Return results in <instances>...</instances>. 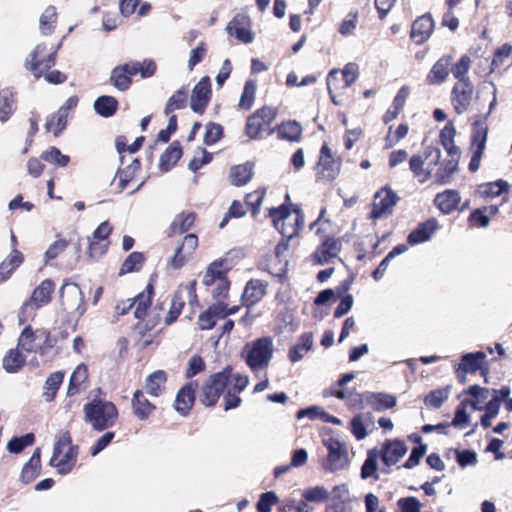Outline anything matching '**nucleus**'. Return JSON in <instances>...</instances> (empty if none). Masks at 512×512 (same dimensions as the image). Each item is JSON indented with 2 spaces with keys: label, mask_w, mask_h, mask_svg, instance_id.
<instances>
[{
  "label": "nucleus",
  "mask_w": 512,
  "mask_h": 512,
  "mask_svg": "<svg viewBox=\"0 0 512 512\" xmlns=\"http://www.w3.org/2000/svg\"><path fill=\"white\" fill-rule=\"evenodd\" d=\"M472 60L469 55L464 54L458 59L453 76L457 79L451 89L450 101L456 114L465 113L473 100L474 85L470 80L468 73L471 68Z\"/></svg>",
  "instance_id": "nucleus-1"
},
{
  "label": "nucleus",
  "mask_w": 512,
  "mask_h": 512,
  "mask_svg": "<svg viewBox=\"0 0 512 512\" xmlns=\"http://www.w3.org/2000/svg\"><path fill=\"white\" fill-rule=\"evenodd\" d=\"M84 421L96 431L113 427L118 419V409L111 401L94 399L83 407Z\"/></svg>",
  "instance_id": "nucleus-2"
},
{
  "label": "nucleus",
  "mask_w": 512,
  "mask_h": 512,
  "mask_svg": "<svg viewBox=\"0 0 512 512\" xmlns=\"http://www.w3.org/2000/svg\"><path fill=\"white\" fill-rule=\"evenodd\" d=\"M77 454V447L71 444L70 434L61 432L56 437L50 464L56 468L58 473L65 475L73 469Z\"/></svg>",
  "instance_id": "nucleus-3"
},
{
  "label": "nucleus",
  "mask_w": 512,
  "mask_h": 512,
  "mask_svg": "<svg viewBox=\"0 0 512 512\" xmlns=\"http://www.w3.org/2000/svg\"><path fill=\"white\" fill-rule=\"evenodd\" d=\"M274 352L273 340L271 337H262L255 341L248 342L244 347V357L247 365L253 372L268 367Z\"/></svg>",
  "instance_id": "nucleus-4"
},
{
  "label": "nucleus",
  "mask_w": 512,
  "mask_h": 512,
  "mask_svg": "<svg viewBox=\"0 0 512 512\" xmlns=\"http://www.w3.org/2000/svg\"><path fill=\"white\" fill-rule=\"evenodd\" d=\"M269 215L272 218L274 227L287 240L296 236L299 230L304 226V214L299 209L290 211L285 206H281L271 209Z\"/></svg>",
  "instance_id": "nucleus-5"
},
{
  "label": "nucleus",
  "mask_w": 512,
  "mask_h": 512,
  "mask_svg": "<svg viewBox=\"0 0 512 512\" xmlns=\"http://www.w3.org/2000/svg\"><path fill=\"white\" fill-rule=\"evenodd\" d=\"M61 42L57 46L48 47L46 43L38 44L29 54L26 60V67L33 73L36 78L55 65L56 54L61 46Z\"/></svg>",
  "instance_id": "nucleus-6"
},
{
  "label": "nucleus",
  "mask_w": 512,
  "mask_h": 512,
  "mask_svg": "<svg viewBox=\"0 0 512 512\" xmlns=\"http://www.w3.org/2000/svg\"><path fill=\"white\" fill-rule=\"evenodd\" d=\"M231 368L211 375L203 384L200 393V402L205 406H214L224 389L228 386Z\"/></svg>",
  "instance_id": "nucleus-7"
},
{
  "label": "nucleus",
  "mask_w": 512,
  "mask_h": 512,
  "mask_svg": "<svg viewBox=\"0 0 512 512\" xmlns=\"http://www.w3.org/2000/svg\"><path fill=\"white\" fill-rule=\"evenodd\" d=\"M477 371H480L481 376L484 377L487 383L489 367L486 362V354L481 351L463 355L455 369L456 376L461 384L466 383L467 374H475Z\"/></svg>",
  "instance_id": "nucleus-8"
},
{
  "label": "nucleus",
  "mask_w": 512,
  "mask_h": 512,
  "mask_svg": "<svg viewBox=\"0 0 512 512\" xmlns=\"http://www.w3.org/2000/svg\"><path fill=\"white\" fill-rule=\"evenodd\" d=\"M54 290V284L51 280H43L32 293L28 301L24 303L19 314L21 323L34 315L36 309L46 305L51 300V293Z\"/></svg>",
  "instance_id": "nucleus-9"
},
{
  "label": "nucleus",
  "mask_w": 512,
  "mask_h": 512,
  "mask_svg": "<svg viewBox=\"0 0 512 512\" xmlns=\"http://www.w3.org/2000/svg\"><path fill=\"white\" fill-rule=\"evenodd\" d=\"M488 136V124L485 120L477 119L472 124L471 147L474 149L468 168L470 172H476L486 147Z\"/></svg>",
  "instance_id": "nucleus-10"
},
{
  "label": "nucleus",
  "mask_w": 512,
  "mask_h": 512,
  "mask_svg": "<svg viewBox=\"0 0 512 512\" xmlns=\"http://www.w3.org/2000/svg\"><path fill=\"white\" fill-rule=\"evenodd\" d=\"M323 445L328 450L326 460L323 462V468L330 472H336L348 465V455L345 446L333 436H324Z\"/></svg>",
  "instance_id": "nucleus-11"
},
{
  "label": "nucleus",
  "mask_w": 512,
  "mask_h": 512,
  "mask_svg": "<svg viewBox=\"0 0 512 512\" xmlns=\"http://www.w3.org/2000/svg\"><path fill=\"white\" fill-rule=\"evenodd\" d=\"M341 167V160L335 158L327 144L320 149L319 159L314 167L317 181H330L335 179Z\"/></svg>",
  "instance_id": "nucleus-12"
},
{
  "label": "nucleus",
  "mask_w": 512,
  "mask_h": 512,
  "mask_svg": "<svg viewBox=\"0 0 512 512\" xmlns=\"http://www.w3.org/2000/svg\"><path fill=\"white\" fill-rule=\"evenodd\" d=\"M352 69L348 63L343 70L333 69L327 76V88L334 104L339 105V97L344 95L352 82Z\"/></svg>",
  "instance_id": "nucleus-13"
},
{
  "label": "nucleus",
  "mask_w": 512,
  "mask_h": 512,
  "mask_svg": "<svg viewBox=\"0 0 512 512\" xmlns=\"http://www.w3.org/2000/svg\"><path fill=\"white\" fill-rule=\"evenodd\" d=\"M399 201V197L389 186L382 187L374 196L372 209L370 211L371 219H380L392 214L394 206Z\"/></svg>",
  "instance_id": "nucleus-14"
},
{
  "label": "nucleus",
  "mask_w": 512,
  "mask_h": 512,
  "mask_svg": "<svg viewBox=\"0 0 512 512\" xmlns=\"http://www.w3.org/2000/svg\"><path fill=\"white\" fill-rule=\"evenodd\" d=\"M50 333L44 329L32 330L27 326L18 339V348L25 352H37L43 354L44 345L49 341Z\"/></svg>",
  "instance_id": "nucleus-15"
},
{
  "label": "nucleus",
  "mask_w": 512,
  "mask_h": 512,
  "mask_svg": "<svg viewBox=\"0 0 512 512\" xmlns=\"http://www.w3.org/2000/svg\"><path fill=\"white\" fill-rule=\"evenodd\" d=\"M60 299L65 310L75 311L79 315L85 312L84 296L76 283H64L60 289Z\"/></svg>",
  "instance_id": "nucleus-16"
},
{
  "label": "nucleus",
  "mask_w": 512,
  "mask_h": 512,
  "mask_svg": "<svg viewBox=\"0 0 512 512\" xmlns=\"http://www.w3.org/2000/svg\"><path fill=\"white\" fill-rule=\"evenodd\" d=\"M458 61L454 62V57L450 54L442 55L431 67L426 76V83L428 85H441L444 83L450 74H453L455 66Z\"/></svg>",
  "instance_id": "nucleus-17"
},
{
  "label": "nucleus",
  "mask_w": 512,
  "mask_h": 512,
  "mask_svg": "<svg viewBox=\"0 0 512 512\" xmlns=\"http://www.w3.org/2000/svg\"><path fill=\"white\" fill-rule=\"evenodd\" d=\"M226 32L229 36L235 37L239 42L249 44L254 40L251 31V19L245 13L236 14L227 24Z\"/></svg>",
  "instance_id": "nucleus-18"
},
{
  "label": "nucleus",
  "mask_w": 512,
  "mask_h": 512,
  "mask_svg": "<svg viewBox=\"0 0 512 512\" xmlns=\"http://www.w3.org/2000/svg\"><path fill=\"white\" fill-rule=\"evenodd\" d=\"M435 22L430 12L418 16L411 25L410 39L416 45L424 44L432 35Z\"/></svg>",
  "instance_id": "nucleus-19"
},
{
  "label": "nucleus",
  "mask_w": 512,
  "mask_h": 512,
  "mask_svg": "<svg viewBox=\"0 0 512 512\" xmlns=\"http://www.w3.org/2000/svg\"><path fill=\"white\" fill-rule=\"evenodd\" d=\"M435 153L434 164H437L440 158V150L438 148L429 147V151H425L424 155L413 154L409 159V169L412 172L414 178L420 183L428 181L431 177V172L424 168L425 160L432 154Z\"/></svg>",
  "instance_id": "nucleus-20"
},
{
  "label": "nucleus",
  "mask_w": 512,
  "mask_h": 512,
  "mask_svg": "<svg viewBox=\"0 0 512 512\" xmlns=\"http://www.w3.org/2000/svg\"><path fill=\"white\" fill-rule=\"evenodd\" d=\"M211 96V83L209 77L205 76L195 85L192 95L190 107L198 114L205 111Z\"/></svg>",
  "instance_id": "nucleus-21"
},
{
  "label": "nucleus",
  "mask_w": 512,
  "mask_h": 512,
  "mask_svg": "<svg viewBox=\"0 0 512 512\" xmlns=\"http://www.w3.org/2000/svg\"><path fill=\"white\" fill-rule=\"evenodd\" d=\"M407 452L404 441L399 439L387 440L381 451V460L386 466L395 465Z\"/></svg>",
  "instance_id": "nucleus-22"
},
{
  "label": "nucleus",
  "mask_w": 512,
  "mask_h": 512,
  "mask_svg": "<svg viewBox=\"0 0 512 512\" xmlns=\"http://www.w3.org/2000/svg\"><path fill=\"white\" fill-rule=\"evenodd\" d=\"M267 286V282L260 279L248 281L241 295L243 305L250 307L258 303L266 295Z\"/></svg>",
  "instance_id": "nucleus-23"
},
{
  "label": "nucleus",
  "mask_w": 512,
  "mask_h": 512,
  "mask_svg": "<svg viewBox=\"0 0 512 512\" xmlns=\"http://www.w3.org/2000/svg\"><path fill=\"white\" fill-rule=\"evenodd\" d=\"M437 229L438 222L435 218H430L424 222H421L409 233L407 237V243L413 246L426 242L432 237Z\"/></svg>",
  "instance_id": "nucleus-24"
},
{
  "label": "nucleus",
  "mask_w": 512,
  "mask_h": 512,
  "mask_svg": "<svg viewBox=\"0 0 512 512\" xmlns=\"http://www.w3.org/2000/svg\"><path fill=\"white\" fill-rule=\"evenodd\" d=\"M137 69V65H131L130 62L117 66L112 70L110 81L115 88L125 91L130 87V77L137 74Z\"/></svg>",
  "instance_id": "nucleus-25"
},
{
  "label": "nucleus",
  "mask_w": 512,
  "mask_h": 512,
  "mask_svg": "<svg viewBox=\"0 0 512 512\" xmlns=\"http://www.w3.org/2000/svg\"><path fill=\"white\" fill-rule=\"evenodd\" d=\"M188 300L191 306L197 304L196 280L188 282L186 285H180L176 290L171 301V308L182 311L185 300Z\"/></svg>",
  "instance_id": "nucleus-26"
},
{
  "label": "nucleus",
  "mask_w": 512,
  "mask_h": 512,
  "mask_svg": "<svg viewBox=\"0 0 512 512\" xmlns=\"http://www.w3.org/2000/svg\"><path fill=\"white\" fill-rule=\"evenodd\" d=\"M461 202L460 193L454 189H447L443 192L437 193L434 198L435 206L443 213V214H451L456 209Z\"/></svg>",
  "instance_id": "nucleus-27"
},
{
  "label": "nucleus",
  "mask_w": 512,
  "mask_h": 512,
  "mask_svg": "<svg viewBox=\"0 0 512 512\" xmlns=\"http://www.w3.org/2000/svg\"><path fill=\"white\" fill-rule=\"evenodd\" d=\"M196 387V382H189L177 393L174 407L179 414L186 415L193 406Z\"/></svg>",
  "instance_id": "nucleus-28"
},
{
  "label": "nucleus",
  "mask_w": 512,
  "mask_h": 512,
  "mask_svg": "<svg viewBox=\"0 0 512 512\" xmlns=\"http://www.w3.org/2000/svg\"><path fill=\"white\" fill-rule=\"evenodd\" d=\"M340 250L337 240L327 238L322 245L312 255L314 264L323 265L329 262L332 257H335Z\"/></svg>",
  "instance_id": "nucleus-29"
},
{
  "label": "nucleus",
  "mask_w": 512,
  "mask_h": 512,
  "mask_svg": "<svg viewBox=\"0 0 512 512\" xmlns=\"http://www.w3.org/2000/svg\"><path fill=\"white\" fill-rule=\"evenodd\" d=\"M351 281L349 277L337 287V299H340V303L334 311V317L336 318L345 315L352 307V296L348 294Z\"/></svg>",
  "instance_id": "nucleus-30"
},
{
  "label": "nucleus",
  "mask_w": 512,
  "mask_h": 512,
  "mask_svg": "<svg viewBox=\"0 0 512 512\" xmlns=\"http://www.w3.org/2000/svg\"><path fill=\"white\" fill-rule=\"evenodd\" d=\"M134 415L140 420H146L155 409V406L145 397L144 393L136 390L132 398Z\"/></svg>",
  "instance_id": "nucleus-31"
},
{
  "label": "nucleus",
  "mask_w": 512,
  "mask_h": 512,
  "mask_svg": "<svg viewBox=\"0 0 512 512\" xmlns=\"http://www.w3.org/2000/svg\"><path fill=\"white\" fill-rule=\"evenodd\" d=\"M88 369L84 364H79L71 374L67 394L73 396L86 388Z\"/></svg>",
  "instance_id": "nucleus-32"
},
{
  "label": "nucleus",
  "mask_w": 512,
  "mask_h": 512,
  "mask_svg": "<svg viewBox=\"0 0 512 512\" xmlns=\"http://www.w3.org/2000/svg\"><path fill=\"white\" fill-rule=\"evenodd\" d=\"M181 156L182 149L179 142H172L160 157L159 169L162 172H168L177 163Z\"/></svg>",
  "instance_id": "nucleus-33"
},
{
  "label": "nucleus",
  "mask_w": 512,
  "mask_h": 512,
  "mask_svg": "<svg viewBox=\"0 0 512 512\" xmlns=\"http://www.w3.org/2000/svg\"><path fill=\"white\" fill-rule=\"evenodd\" d=\"M464 394L470 395L471 398H465L464 404H467L473 408V410H483V404L488 398L489 389L480 387L479 385H471Z\"/></svg>",
  "instance_id": "nucleus-34"
},
{
  "label": "nucleus",
  "mask_w": 512,
  "mask_h": 512,
  "mask_svg": "<svg viewBox=\"0 0 512 512\" xmlns=\"http://www.w3.org/2000/svg\"><path fill=\"white\" fill-rule=\"evenodd\" d=\"M253 176V164L247 162L245 164H240L233 166L230 169V182L234 186H243L247 184Z\"/></svg>",
  "instance_id": "nucleus-35"
},
{
  "label": "nucleus",
  "mask_w": 512,
  "mask_h": 512,
  "mask_svg": "<svg viewBox=\"0 0 512 512\" xmlns=\"http://www.w3.org/2000/svg\"><path fill=\"white\" fill-rule=\"evenodd\" d=\"M167 381L166 373L162 370H158L150 374L145 383L146 393L150 396H160L164 389Z\"/></svg>",
  "instance_id": "nucleus-36"
},
{
  "label": "nucleus",
  "mask_w": 512,
  "mask_h": 512,
  "mask_svg": "<svg viewBox=\"0 0 512 512\" xmlns=\"http://www.w3.org/2000/svg\"><path fill=\"white\" fill-rule=\"evenodd\" d=\"M23 262V255L17 249H13L10 254L0 263L1 280H7L12 273Z\"/></svg>",
  "instance_id": "nucleus-37"
},
{
  "label": "nucleus",
  "mask_w": 512,
  "mask_h": 512,
  "mask_svg": "<svg viewBox=\"0 0 512 512\" xmlns=\"http://www.w3.org/2000/svg\"><path fill=\"white\" fill-rule=\"evenodd\" d=\"M16 109L13 92L6 88L0 91V121L6 122Z\"/></svg>",
  "instance_id": "nucleus-38"
},
{
  "label": "nucleus",
  "mask_w": 512,
  "mask_h": 512,
  "mask_svg": "<svg viewBox=\"0 0 512 512\" xmlns=\"http://www.w3.org/2000/svg\"><path fill=\"white\" fill-rule=\"evenodd\" d=\"M313 345L312 333H304L299 338L298 342L290 349L289 359L292 362L301 360L304 355L311 349Z\"/></svg>",
  "instance_id": "nucleus-39"
},
{
  "label": "nucleus",
  "mask_w": 512,
  "mask_h": 512,
  "mask_svg": "<svg viewBox=\"0 0 512 512\" xmlns=\"http://www.w3.org/2000/svg\"><path fill=\"white\" fill-rule=\"evenodd\" d=\"M493 397L490 401L483 405L485 413L495 418L499 412L502 400L510 395V387L503 386L500 389H493Z\"/></svg>",
  "instance_id": "nucleus-40"
},
{
  "label": "nucleus",
  "mask_w": 512,
  "mask_h": 512,
  "mask_svg": "<svg viewBox=\"0 0 512 512\" xmlns=\"http://www.w3.org/2000/svg\"><path fill=\"white\" fill-rule=\"evenodd\" d=\"M301 134L302 126L294 120L284 122L278 127L279 138L288 140L290 142L299 141Z\"/></svg>",
  "instance_id": "nucleus-41"
},
{
  "label": "nucleus",
  "mask_w": 512,
  "mask_h": 512,
  "mask_svg": "<svg viewBox=\"0 0 512 512\" xmlns=\"http://www.w3.org/2000/svg\"><path fill=\"white\" fill-rule=\"evenodd\" d=\"M68 114L64 109H58L55 114L47 118L45 127L47 131L52 132L54 136H58L66 127Z\"/></svg>",
  "instance_id": "nucleus-42"
},
{
  "label": "nucleus",
  "mask_w": 512,
  "mask_h": 512,
  "mask_svg": "<svg viewBox=\"0 0 512 512\" xmlns=\"http://www.w3.org/2000/svg\"><path fill=\"white\" fill-rule=\"evenodd\" d=\"M118 102L112 96H100L94 102L95 111L102 117H111L117 110Z\"/></svg>",
  "instance_id": "nucleus-43"
},
{
  "label": "nucleus",
  "mask_w": 512,
  "mask_h": 512,
  "mask_svg": "<svg viewBox=\"0 0 512 512\" xmlns=\"http://www.w3.org/2000/svg\"><path fill=\"white\" fill-rule=\"evenodd\" d=\"M57 22V12L54 6H48L40 16L39 29L43 35H49L54 31Z\"/></svg>",
  "instance_id": "nucleus-44"
},
{
  "label": "nucleus",
  "mask_w": 512,
  "mask_h": 512,
  "mask_svg": "<svg viewBox=\"0 0 512 512\" xmlns=\"http://www.w3.org/2000/svg\"><path fill=\"white\" fill-rule=\"evenodd\" d=\"M152 287L148 285L146 291L141 292L132 301L135 303L134 316L137 319H143L147 313V309L151 303Z\"/></svg>",
  "instance_id": "nucleus-45"
},
{
  "label": "nucleus",
  "mask_w": 512,
  "mask_h": 512,
  "mask_svg": "<svg viewBox=\"0 0 512 512\" xmlns=\"http://www.w3.org/2000/svg\"><path fill=\"white\" fill-rule=\"evenodd\" d=\"M64 374L60 371L52 373L45 381L43 397L46 402H51L63 382Z\"/></svg>",
  "instance_id": "nucleus-46"
},
{
  "label": "nucleus",
  "mask_w": 512,
  "mask_h": 512,
  "mask_svg": "<svg viewBox=\"0 0 512 512\" xmlns=\"http://www.w3.org/2000/svg\"><path fill=\"white\" fill-rule=\"evenodd\" d=\"M509 184L507 181L499 179L493 182L481 184L479 191L482 196L494 198L500 196L503 192H508Z\"/></svg>",
  "instance_id": "nucleus-47"
},
{
  "label": "nucleus",
  "mask_w": 512,
  "mask_h": 512,
  "mask_svg": "<svg viewBox=\"0 0 512 512\" xmlns=\"http://www.w3.org/2000/svg\"><path fill=\"white\" fill-rule=\"evenodd\" d=\"M449 393L450 389L448 386L432 390L424 397V404L428 408L438 409L448 399Z\"/></svg>",
  "instance_id": "nucleus-48"
},
{
  "label": "nucleus",
  "mask_w": 512,
  "mask_h": 512,
  "mask_svg": "<svg viewBox=\"0 0 512 512\" xmlns=\"http://www.w3.org/2000/svg\"><path fill=\"white\" fill-rule=\"evenodd\" d=\"M409 132V125L407 123H401L393 130V126H389L387 134L385 136V148H392L399 141L404 139Z\"/></svg>",
  "instance_id": "nucleus-49"
},
{
  "label": "nucleus",
  "mask_w": 512,
  "mask_h": 512,
  "mask_svg": "<svg viewBox=\"0 0 512 512\" xmlns=\"http://www.w3.org/2000/svg\"><path fill=\"white\" fill-rule=\"evenodd\" d=\"M25 357L19 351V348L11 349L3 358V368L9 372H16L24 363Z\"/></svg>",
  "instance_id": "nucleus-50"
},
{
  "label": "nucleus",
  "mask_w": 512,
  "mask_h": 512,
  "mask_svg": "<svg viewBox=\"0 0 512 512\" xmlns=\"http://www.w3.org/2000/svg\"><path fill=\"white\" fill-rule=\"evenodd\" d=\"M407 250V246L405 244H398L395 246L380 262L378 267L373 271L372 276L375 280H379L383 277L390 261L397 255L404 253Z\"/></svg>",
  "instance_id": "nucleus-51"
},
{
  "label": "nucleus",
  "mask_w": 512,
  "mask_h": 512,
  "mask_svg": "<svg viewBox=\"0 0 512 512\" xmlns=\"http://www.w3.org/2000/svg\"><path fill=\"white\" fill-rule=\"evenodd\" d=\"M256 86L257 84L255 80L249 79L246 81L239 99V108L249 110L252 107L255 100Z\"/></svg>",
  "instance_id": "nucleus-52"
},
{
  "label": "nucleus",
  "mask_w": 512,
  "mask_h": 512,
  "mask_svg": "<svg viewBox=\"0 0 512 512\" xmlns=\"http://www.w3.org/2000/svg\"><path fill=\"white\" fill-rule=\"evenodd\" d=\"M352 381V373H346L342 376V378L337 382V384L329 390H325L323 395L327 396H335L338 399H348L351 395V392L348 389H345L344 386Z\"/></svg>",
  "instance_id": "nucleus-53"
},
{
  "label": "nucleus",
  "mask_w": 512,
  "mask_h": 512,
  "mask_svg": "<svg viewBox=\"0 0 512 512\" xmlns=\"http://www.w3.org/2000/svg\"><path fill=\"white\" fill-rule=\"evenodd\" d=\"M188 91L185 88L177 90L167 101L165 106V114L168 115L175 110L182 109L187 103Z\"/></svg>",
  "instance_id": "nucleus-54"
},
{
  "label": "nucleus",
  "mask_w": 512,
  "mask_h": 512,
  "mask_svg": "<svg viewBox=\"0 0 512 512\" xmlns=\"http://www.w3.org/2000/svg\"><path fill=\"white\" fill-rule=\"evenodd\" d=\"M302 496L306 502L321 503L328 499V490L321 485L309 487L303 490Z\"/></svg>",
  "instance_id": "nucleus-55"
},
{
  "label": "nucleus",
  "mask_w": 512,
  "mask_h": 512,
  "mask_svg": "<svg viewBox=\"0 0 512 512\" xmlns=\"http://www.w3.org/2000/svg\"><path fill=\"white\" fill-rule=\"evenodd\" d=\"M225 276L224 271L222 270V264L218 262H213L206 270L202 283L205 286H211L213 287L217 282L218 279Z\"/></svg>",
  "instance_id": "nucleus-56"
},
{
  "label": "nucleus",
  "mask_w": 512,
  "mask_h": 512,
  "mask_svg": "<svg viewBox=\"0 0 512 512\" xmlns=\"http://www.w3.org/2000/svg\"><path fill=\"white\" fill-rule=\"evenodd\" d=\"M195 219L196 215L192 212L187 214L181 213L175 217L172 223V229L174 232L184 233L192 227Z\"/></svg>",
  "instance_id": "nucleus-57"
},
{
  "label": "nucleus",
  "mask_w": 512,
  "mask_h": 512,
  "mask_svg": "<svg viewBox=\"0 0 512 512\" xmlns=\"http://www.w3.org/2000/svg\"><path fill=\"white\" fill-rule=\"evenodd\" d=\"M42 159L59 167H65L69 163V156L64 155L56 147H50L48 150L43 152Z\"/></svg>",
  "instance_id": "nucleus-58"
},
{
  "label": "nucleus",
  "mask_w": 512,
  "mask_h": 512,
  "mask_svg": "<svg viewBox=\"0 0 512 512\" xmlns=\"http://www.w3.org/2000/svg\"><path fill=\"white\" fill-rule=\"evenodd\" d=\"M216 302L213 303L208 310L213 314L216 319H223L228 315L235 314L239 306L233 305L228 308L227 304L224 302V299H215Z\"/></svg>",
  "instance_id": "nucleus-59"
},
{
  "label": "nucleus",
  "mask_w": 512,
  "mask_h": 512,
  "mask_svg": "<svg viewBox=\"0 0 512 512\" xmlns=\"http://www.w3.org/2000/svg\"><path fill=\"white\" fill-rule=\"evenodd\" d=\"M144 262V256L140 252H132L124 260L120 268V274H126L140 269Z\"/></svg>",
  "instance_id": "nucleus-60"
},
{
  "label": "nucleus",
  "mask_w": 512,
  "mask_h": 512,
  "mask_svg": "<svg viewBox=\"0 0 512 512\" xmlns=\"http://www.w3.org/2000/svg\"><path fill=\"white\" fill-rule=\"evenodd\" d=\"M458 160L450 159L445 162L443 168H440L436 173V181L439 184L448 183L452 174L457 170Z\"/></svg>",
  "instance_id": "nucleus-61"
},
{
  "label": "nucleus",
  "mask_w": 512,
  "mask_h": 512,
  "mask_svg": "<svg viewBox=\"0 0 512 512\" xmlns=\"http://www.w3.org/2000/svg\"><path fill=\"white\" fill-rule=\"evenodd\" d=\"M269 126L265 123H262L261 119L258 116H254L253 114L248 117L246 123V134L250 138H257L261 132L265 131Z\"/></svg>",
  "instance_id": "nucleus-62"
},
{
  "label": "nucleus",
  "mask_w": 512,
  "mask_h": 512,
  "mask_svg": "<svg viewBox=\"0 0 512 512\" xmlns=\"http://www.w3.org/2000/svg\"><path fill=\"white\" fill-rule=\"evenodd\" d=\"M468 225L471 228L482 227L485 228L490 223V217L486 215L482 208L472 211L467 219Z\"/></svg>",
  "instance_id": "nucleus-63"
},
{
  "label": "nucleus",
  "mask_w": 512,
  "mask_h": 512,
  "mask_svg": "<svg viewBox=\"0 0 512 512\" xmlns=\"http://www.w3.org/2000/svg\"><path fill=\"white\" fill-rule=\"evenodd\" d=\"M397 506L400 512H420L422 504L413 496L398 499Z\"/></svg>",
  "instance_id": "nucleus-64"
}]
</instances>
